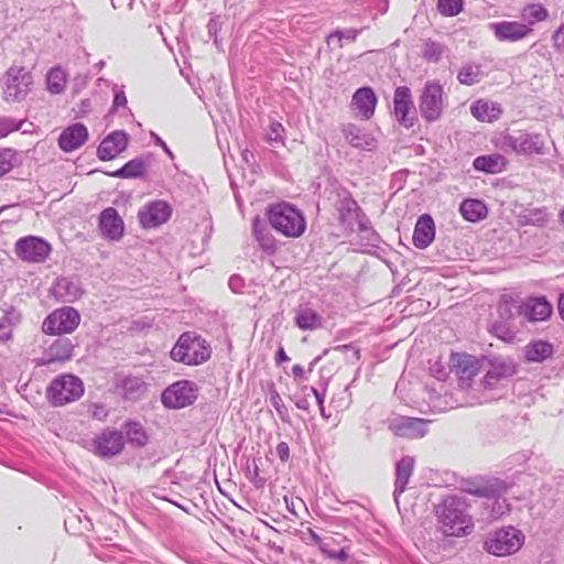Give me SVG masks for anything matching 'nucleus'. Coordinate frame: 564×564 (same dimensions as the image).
<instances>
[{
    "mask_svg": "<svg viewBox=\"0 0 564 564\" xmlns=\"http://www.w3.org/2000/svg\"><path fill=\"white\" fill-rule=\"evenodd\" d=\"M265 215L270 226L286 238H300L306 230L304 214L288 202L270 205Z\"/></svg>",
    "mask_w": 564,
    "mask_h": 564,
    "instance_id": "obj_1",
    "label": "nucleus"
},
{
    "mask_svg": "<svg viewBox=\"0 0 564 564\" xmlns=\"http://www.w3.org/2000/svg\"><path fill=\"white\" fill-rule=\"evenodd\" d=\"M212 357L210 344L196 332L180 335L170 351V358L189 367L203 365Z\"/></svg>",
    "mask_w": 564,
    "mask_h": 564,
    "instance_id": "obj_2",
    "label": "nucleus"
},
{
    "mask_svg": "<svg viewBox=\"0 0 564 564\" xmlns=\"http://www.w3.org/2000/svg\"><path fill=\"white\" fill-rule=\"evenodd\" d=\"M438 524L447 536H463L471 532V517L466 513L465 506L456 498H449L437 511Z\"/></svg>",
    "mask_w": 564,
    "mask_h": 564,
    "instance_id": "obj_3",
    "label": "nucleus"
},
{
    "mask_svg": "<svg viewBox=\"0 0 564 564\" xmlns=\"http://www.w3.org/2000/svg\"><path fill=\"white\" fill-rule=\"evenodd\" d=\"M525 536L521 530L509 525L489 533L484 542V549L495 556L516 554L524 544Z\"/></svg>",
    "mask_w": 564,
    "mask_h": 564,
    "instance_id": "obj_4",
    "label": "nucleus"
},
{
    "mask_svg": "<svg viewBox=\"0 0 564 564\" xmlns=\"http://www.w3.org/2000/svg\"><path fill=\"white\" fill-rule=\"evenodd\" d=\"M447 104V96L437 80H427L419 97V109L422 118L434 122L442 118Z\"/></svg>",
    "mask_w": 564,
    "mask_h": 564,
    "instance_id": "obj_5",
    "label": "nucleus"
},
{
    "mask_svg": "<svg viewBox=\"0 0 564 564\" xmlns=\"http://www.w3.org/2000/svg\"><path fill=\"white\" fill-rule=\"evenodd\" d=\"M83 394L84 384L82 380L68 373L56 377L47 388V398L56 406L74 402Z\"/></svg>",
    "mask_w": 564,
    "mask_h": 564,
    "instance_id": "obj_6",
    "label": "nucleus"
},
{
    "mask_svg": "<svg viewBox=\"0 0 564 564\" xmlns=\"http://www.w3.org/2000/svg\"><path fill=\"white\" fill-rule=\"evenodd\" d=\"M80 323L79 313L69 306L54 310L43 321L42 329L51 336H61L73 333Z\"/></svg>",
    "mask_w": 564,
    "mask_h": 564,
    "instance_id": "obj_7",
    "label": "nucleus"
},
{
    "mask_svg": "<svg viewBox=\"0 0 564 564\" xmlns=\"http://www.w3.org/2000/svg\"><path fill=\"white\" fill-rule=\"evenodd\" d=\"M198 395V387L191 380H178L169 386L162 393L161 400L169 409H183L192 405Z\"/></svg>",
    "mask_w": 564,
    "mask_h": 564,
    "instance_id": "obj_8",
    "label": "nucleus"
},
{
    "mask_svg": "<svg viewBox=\"0 0 564 564\" xmlns=\"http://www.w3.org/2000/svg\"><path fill=\"white\" fill-rule=\"evenodd\" d=\"M467 352H453L449 356V365L452 371L458 379L459 386L469 388L482 368V360Z\"/></svg>",
    "mask_w": 564,
    "mask_h": 564,
    "instance_id": "obj_9",
    "label": "nucleus"
},
{
    "mask_svg": "<svg viewBox=\"0 0 564 564\" xmlns=\"http://www.w3.org/2000/svg\"><path fill=\"white\" fill-rule=\"evenodd\" d=\"M52 246L43 238L25 236L14 243V253L23 262L42 263L51 254Z\"/></svg>",
    "mask_w": 564,
    "mask_h": 564,
    "instance_id": "obj_10",
    "label": "nucleus"
},
{
    "mask_svg": "<svg viewBox=\"0 0 564 564\" xmlns=\"http://www.w3.org/2000/svg\"><path fill=\"white\" fill-rule=\"evenodd\" d=\"M33 76L23 67H11L7 72L4 84V98L8 101H20L31 91Z\"/></svg>",
    "mask_w": 564,
    "mask_h": 564,
    "instance_id": "obj_11",
    "label": "nucleus"
},
{
    "mask_svg": "<svg viewBox=\"0 0 564 564\" xmlns=\"http://www.w3.org/2000/svg\"><path fill=\"white\" fill-rule=\"evenodd\" d=\"M505 145L520 155L542 154L544 152V141L541 135L525 131L506 135Z\"/></svg>",
    "mask_w": 564,
    "mask_h": 564,
    "instance_id": "obj_12",
    "label": "nucleus"
},
{
    "mask_svg": "<svg viewBox=\"0 0 564 564\" xmlns=\"http://www.w3.org/2000/svg\"><path fill=\"white\" fill-rule=\"evenodd\" d=\"M124 448L122 433L106 430L98 434L93 442V452L101 458H110L120 454Z\"/></svg>",
    "mask_w": 564,
    "mask_h": 564,
    "instance_id": "obj_13",
    "label": "nucleus"
},
{
    "mask_svg": "<svg viewBox=\"0 0 564 564\" xmlns=\"http://www.w3.org/2000/svg\"><path fill=\"white\" fill-rule=\"evenodd\" d=\"M172 215L171 206L164 200H153L140 208L138 218L143 228H155L166 223Z\"/></svg>",
    "mask_w": 564,
    "mask_h": 564,
    "instance_id": "obj_14",
    "label": "nucleus"
},
{
    "mask_svg": "<svg viewBox=\"0 0 564 564\" xmlns=\"http://www.w3.org/2000/svg\"><path fill=\"white\" fill-rule=\"evenodd\" d=\"M393 112L399 123L405 128L414 126L413 100L411 90L406 86L397 87L393 96Z\"/></svg>",
    "mask_w": 564,
    "mask_h": 564,
    "instance_id": "obj_15",
    "label": "nucleus"
},
{
    "mask_svg": "<svg viewBox=\"0 0 564 564\" xmlns=\"http://www.w3.org/2000/svg\"><path fill=\"white\" fill-rule=\"evenodd\" d=\"M88 130L83 123H73L66 127L58 137V147L69 153L83 147L88 140Z\"/></svg>",
    "mask_w": 564,
    "mask_h": 564,
    "instance_id": "obj_16",
    "label": "nucleus"
},
{
    "mask_svg": "<svg viewBox=\"0 0 564 564\" xmlns=\"http://www.w3.org/2000/svg\"><path fill=\"white\" fill-rule=\"evenodd\" d=\"M99 228L102 237L118 241L124 232V224L117 209L108 207L99 216Z\"/></svg>",
    "mask_w": 564,
    "mask_h": 564,
    "instance_id": "obj_17",
    "label": "nucleus"
},
{
    "mask_svg": "<svg viewBox=\"0 0 564 564\" xmlns=\"http://www.w3.org/2000/svg\"><path fill=\"white\" fill-rule=\"evenodd\" d=\"M519 312L530 322H543L551 317L552 304L544 297H529L520 306Z\"/></svg>",
    "mask_w": 564,
    "mask_h": 564,
    "instance_id": "obj_18",
    "label": "nucleus"
},
{
    "mask_svg": "<svg viewBox=\"0 0 564 564\" xmlns=\"http://www.w3.org/2000/svg\"><path fill=\"white\" fill-rule=\"evenodd\" d=\"M495 36L499 41L516 42L527 37L531 33V29L521 22L502 21L491 24Z\"/></svg>",
    "mask_w": 564,
    "mask_h": 564,
    "instance_id": "obj_19",
    "label": "nucleus"
},
{
    "mask_svg": "<svg viewBox=\"0 0 564 564\" xmlns=\"http://www.w3.org/2000/svg\"><path fill=\"white\" fill-rule=\"evenodd\" d=\"M128 139L124 132L115 131L106 137L98 147L97 154L101 161L117 158L127 148Z\"/></svg>",
    "mask_w": 564,
    "mask_h": 564,
    "instance_id": "obj_20",
    "label": "nucleus"
},
{
    "mask_svg": "<svg viewBox=\"0 0 564 564\" xmlns=\"http://www.w3.org/2000/svg\"><path fill=\"white\" fill-rule=\"evenodd\" d=\"M502 112L503 110L499 102L486 98H479L470 105L471 116L480 122H495L500 119Z\"/></svg>",
    "mask_w": 564,
    "mask_h": 564,
    "instance_id": "obj_21",
    "label": "nucleus"
},
{
    "mask_svg": "<svg viewBox=\"0 0 564 564\" xmlns=\"http://www.w3.org/2000/svg\"><path fill=\"white\" fill-rule=\"evenodd\" d=\"M434 238L435 224L433 218L427 214L420 216L413 231V245L419 249H425Z\"/></svg>",
    "mask_w": 564,
    "mask_h": 564,
    "instance_id": "obj_22",
    "label": "nucleus"
},
{
    "mask_svg": "<svg viewBox=\"0 0 564 564\" xmlns=\"http://www.w3.org/2000/svg\"><path fill=\"white\" fill-rule=\"evenodd\" d=\"M377 97L370 87L359 88L352 96L351 107L362 119H369L376 109Z\"/></svg>",
    "mask_w": 564,
    "mask_h": 564,
    "instance_id": "obj_23",
    "label": "nucleus"
},
{
    "mask_svg": "<svg viewBox=\"0 0 564 564\" xmlns=\"http://www.w3.org/2000/svg\"><path fill=\"white\" fill-rule=\"evenodd\" d=\"M490 369L486 372L482 383L486 388L494 387L499 380L516 373V366L501 358H495L490 362Z\"/></svg>",
    "mask_w": 564,
    "mask_h": 564,
    "instance_id": "obj_24",
    "label": "nucleus"
},
{
    "mask_svg": "<svg viewBox=\"0 0 564 564\" xmlns=\"http://www.w3.org/2000/svg\"><path fill=\"white\" fill-rule=\"evenodd\" d=\"M415 466V459L412 456L402 457L395 465V481H394V499L401 495L409 484V480L413 474Z\"/></svg>",
    "mask_w": 564,
    "mask_h": 564,
    "instance_id": "obj_25",
    "label": "nucleus"
},
{
    "mask_svg": "<svg viewBox=\"0 0 564 564\" xmlns=\"http://www.w3.org/2000/svg\"><path fill=\"white\" fill-rule=\"evenodd\" d=\"M252 232L262 251H264L268 254H273L276 251V239L270 232V230H268V228L262 224L259 216H256L252 220Z\"/></svg>",
    "mask_w": 564,
    "mask_h": 564,
    "instance_id": "obj_26",
    "label": "nucleus"
},
{
    "mask_svg": "<svg viewBox=\"0 0 564 564\" xmlns=\"http://www.w3.org/2000/svg\"><path fill=\"white\" fill-rule=\"evenodd\" d=\"M508 164L507 159L498 153L481 155L474 160L473 166L477 171L497 174L506 170Z\"/></svg>",
    "mask_w": 564,
    "mask_h": 564,
    "instance_id": "obj_27",
    "label": "nucleus"
},
{
    "mask_svg": "<svg viewBox=\"0 0 564 564\" xmlns=\"http://www.w3.org/2000/svg\"><path fill=\"white\" fill-rule=\"evenodd\" d=\"M74 345L67 338L55 340L46 351V360L43 364L69 360L73 356Z\"/></svg>",
    "mask_w": 564,
    "mask_h": 564,
    "instance_id": "obj_28",
    "label": "nucleus"
},
{
    "mask_svg": "<svg viewBox=\"0 0 564 564\" xmlns=\"http://www.w3.org/2000/svg\"><path fill=\"white\" fill-rule=\"evenodd\" d=\"M463 218L470 223L482 220L487 217L488 208L480 199H465L459 206Z\"/></svg>",
    "mask_w": 564,
    "mask_h": 564,
    "instance_id": "obj_29",
    "label": "nucleus"
},
{
    "mask_svg": "<svg viewBox=\"0 0 564 564\" xmlns=\"http://www.w3.org/2000/svg\"><path fill=\"white\" fill-rule=\"evenodd\" d=\"M553 354L552 346L542 340L530 343L525 346L524 355L529 362H542Z\"/></svg>",
    "mask_w": 564,
    "mask_h": 564,
    "instance_id": "obj_30",
    "label": "nucleus"
},
{
    "mask_svg": "<svg viewBox=\"0 0 564 564\" xmlns=\"http://www.w3.org/2000/svg\"><path fill=\"white\" fill-rule=\"evenodd\" d=\"M67 73L59 66L53 67L46 75V86L51 94H61L67 84Z\"/></svg>",
    "mask_w": 564,
    "mask_h": 564,
    "instance_id": "obj_31",
    "label": "nucleus"
},
{
    "mask_svg": "<svg viewBox=\"0 0 564 564\" xmlns=\"http://www.w3.org/2000/svg\"><path fill=\"white\" fill-rule=\"evenodd\" d=\"M501 482L477 485L474 481H466L464 490L478 497H494L498 491L503 490Z\"/></svg>",
    "mask_w": 564,
    "mask_h": 564,
    "instance_id": "obj_32",
    "label": "nucleus"
},
{
    "mask_svg": "<svg viewBox=\"0 0 564 564\" xmlns=\"http://www.w3.org/2000/svg\"><path fill=\"white\" fill-rule=\"evenodd\" d=\"M547 17L549 12L541 3L527 4L521 11V18L531 25L545 21Z\"/></svg>",
    "mask_w": 564,
    "mask_h": 564,
    "instance_id": "obj_33",
    "label": "nucleus"
},
{
    "mask_svg": "<svg viewBox=\"0 0 564 564\" xmlns=\"http://www.w3.org/2000/svg\"><path fill=\"white\" fill-rule=\"evenodd\" d=\"M144 170V162L137 159L129 161L121 169L109 173V175L122 178L138 177L143 174Z\"/></svg>",
    "mask_w": 564,
    "mask_h": 564,
    "instance_id": "obj_34",
    "label": "nucleus"
},
{
    "mask_svg": "<svg viewBox=\"0 0 564 564\" xmlns=\"http://www.w3.org/2000/svg\"><path fill=\"white\" fill-rule=\"evenodd\" d=\"M296 325L303 330H313L321 326V316L312 310H303L295 317Z\"/></svg>",
    "mask_w": 564,
    "mask_h": 564,
    "instance_id": "obj_35",
    "label": "nucleus"
},
{
    "mask_svg": "<svg viewBox=\"0 0 564 564\" xmlns=\"http://www.w3.org/2000/svg\"><path fill=\"white\" fill-rule=\"evenodd\" d=\"M482 72L479 65H464L457 74V79L463 85H474L481 80Z\"/></svg>",
    "mask_w": 564,
    "mask_h": 564,
    "instance_id": "obj_36",
    "label": "nucleus"
},
{
    "mask_svg": "<svg viewBox=\"0 0 564 564\" xmlns=\"http://www.w3.org/2000/svg\"><path fill=\"white\" fill-rule=\"evenodd\" d=\"M126 435L128 441L138 446H144L148 442V435L140 423L130 422L126 425Z\"/></svg>",
    "mask_w": 564,
    "mask_h": 564,
    "instance_id": "obj_37",
    "label": "nucleus"
},
{
    "mask_svg": "<svg viewBox=\"0 0 564 564\" xmlns=\"http://www.w3.org/2000/svg\"><path fill=\"white\" fill-rule=\"evenodd\" d=\"M464 8V0H438L437 11L443 17L458 15Z\"/></svg>",
    "mask_w": 564,
    "mask_h": 564,
    "instance_id": "obj_38",
    "label": "nucleus"
},
{
    "mask_svg": "<svg viewBox=\"0 0 564 564\" xmlns=\"http://www.w3.org/2000/svg\"><path fill=\"white\" fill-rule=\"evenodd\" d=\"M358 209L357 202L351 197L350 194H345L339 202L338 210L340 214V220L345 221L351 217Z\"/></svg>",
    "mask_w": 564,
    "mask_h": 564,
    "instance_id": "obj_39",
    "label": "nucleus"
},
{
    "mask_svg": "<svg viewBox=\"0 0 564 564\" xmlns=\"http://www.w3.org/2000/svg\"><path fill=\"white\" fill-rule=\"evenodd\" d=\"M443 54V46L432 40H426L423 47V56L430 62H437Z\"/></svg>",
    "mask_w": 564,
    "mask_h": 564,
    "instance_id": "obj_40",
    "label": "nucleus"
},
{
    "mask_svg": "<svg viewBox=\"0 0 564 564\" xmlns=\"http://www.w3.org/2000/svg\"><path fill=\"white\" fill-rule=\"evenodd\" d=\"M284 134H285L284 127L278 121H272V122H270L269 132L265 137V140L271 144L272 143L283 144L284 143Z\"/></svg>",
    "mask_w": 564,
    "mask_h": 564,
    "instance_id": "obj_41",
    "label": "nucleus"
},
{
    "mask_svg": "<svg viewBox=\"0 0 564 564\" xmlns=\"http://www.w3.org/2000/svg\"><path fill=\"white\" fill-rule=\"evenodd\" d=\"M14 152L10 149L0 152V177L13 167Z\"/></svg>",
    "mask_w": 564,
    "mask_h": 564,
    "instance_id": "obj_42",
    "label": "nucleus"
},
{
    "mask_svg": "<svg viewBox=\"0 0 564 564\" xmlns=\"http://www.w3.org/2000/svg\"><path fill=\"white\" fill-rule=\"evenodd\" d=\"M321 551L329 558L346 561L348 558V550L347 547H343L340 551L335 552L326 547V545H321Z\"/></svg>",
    "mask_w": 564,
    "mask_h": 564,
    "instance_id": "obj_43",
    "label": "nucleus"
},
{
    "mask_svg": "<svg viewBox=\"0 0 564 564\" xmlns=\"http://www.w3.org/2000/svg\"><path fill=\"white\" fill-rule=\"evenodd\" d=\"M276 454L282 462H286L290 458V447L288 443L280 442L276 445Z\"/></svg>",
    "mask_w": 564,
    "mask_h": 564,
    "instance_id": "obj_44",
    "label": "nucleus"
},
{
    "mask_svg": "<svg viewBox=\"0 0 564 564\" xmlns=\"http://www.w3.org/2000/svg\"><path fill=\"white\" fill-rule=\"evenodd\" d=\"M553 40L558 50H564V24L554 33Z\"/></svg>",
    "mask_w": 564,
    "mask_h": 564,
    "instance_id": "obj_45",
    "label": "nucleus"
},
{
    "mask_svg": "<svg viewBox=\"0 0 564 564\" xmlns=\"http://www.w3.org/2000/svg\"><path fill=\"white\" fill-rule=\"evenodd\" d=\"M358 34H359V31H357V30H348L347 34L345 35V37L348 39V40L355 41L357 39ZM332 37H338V40H341V37H344V32L336 31L332 35Z\"/></svg>",
    "mask_w": 564,
    "mask_h": 564,
    "instance_id": "obj_46",
    "label": "nucleus"
},
{
    "mask_svg": "<svg viewBox=\"0 0 564 564\" xmlns=\"http://www.w3.org/2000/svg\"><path fill=\"white\" fill-rule=\"evenodd\" d=\"M292 375L294 379L302 380L304 378V368L301 365H294L292 367Z\"/></svg>",
    "mask_w": 564,
    "mask_h": 564,
    "instance_id": "obj_47",
    "label": "nucleus"
},
{
    "mask_svg": "<svg viewBox=\"0 0 564 564\" xmlns=\"http://www.w3.org/2000/svg\"><path fill=\"white\" fill-rule=\"evenodd\" d=\"M424 420L422 419H415V417H408L405 422L403 423L404 427L406 429H414L417 424H422Z\"/></svg>",
    "mask_w": 564,
    "mask_h": 564,
    "instance_id": "obj_48",
    "label": "nucleus"
},
{
    "mask_svg": "<svg viewBox=\"0 0 564 564\" xmlns=\"http://www.w3.org/2000/svg\"><path fill=\"white\" fill-rule=\"evenodd\" d=\"M126 104H127L126 96L123 94H116L115 99H113V106L121 107V106H126Z\"/></svg>",
    "mask_w": 564,
    "mask_h": 564,
    "instance_id": "obj_49",
    "label": "nucleus"
},
{
    "mask_svg": "<svg viewBox=\"0 0 564 564\" xmlns=\"http://www.w3.org/2000/svg\"><path fill=\"white\" fill-rule=\"evenodd\" d=\"M310 535H311L312 541H313L315 544H317L319 547H321V545H326V547H328V546H329V544H328V543H326V542H323V540L321 539V536H319L317 533H315L314 531L310 530Z\"/></svg>",
    "mask_w": 564,
    "mask_h": 564,
    "instance_id": "obj_50",
    "label": "nucleus"
},
{
    "mask_svg": "<svg viewBox=\"0 0 564 564\" xmlns=\"http://www.w3.org/2000/svg\"><path fill=\"white\" fill-rule=\"evenodd\" d=\"M290 358L288 357V355L285 354L284 349L283 348H280L278 354H276V357H275V360L278 364H281V362H284V361H288Z\"/></svg>",
    "mask_w": 564,
    "mask_h": 564,
    "instance_id": "obj_51",
    "label": "nucleus"
},
{
    "mask_svg": "<svg viewBox=\"0 0 564 564\" xmlns=\"http://www.w3.org/2000/svg\"><path fill=\"white\" fill-rule=\"evenodd\" d=\"M558 313H560V316L561 318L564 321V293L561 294L560 299H558Z\"/></svg>",
    "mask_w": 564,
    "mask_h": 564,
    "instance_id": "obj_52",
    "label": "nucleus"
},
{
    "mask_svg": "<svg viewBox=\"0 0 564 564\" xmlns=\"http://www.w3.org/2000/svg\"><path fill=\"white\" fill-rule=\"evenodd\" d=\"M2 326H0V340L2 341H7L11 338V332L8 330V332H2Z\"/></svg>",
    "mask_w": 564,
    "mask_h": 564,
    "instance_id": "obj_53",
    "label": "nucleus"
},
{
    "mask_svg": "<svg viewBox=\"0 0 564 564\" xmlns=\"http://www.w3.org/2000/svg\"><path fill=\"white\" fill-rule=\"evenodd\" d=\"M156 143H158L159 145H161V147L164 149V151H165L166 153H169L170 155H172V153H171V151L167 149L166 144H165V143L160 139V138H158V139H156Z\"/></svg>",
    "mask_w": 564,
    "mask_h": 564,
    "instance_id": "obj_54",
    "label": "nucleus"
},
{
    "mask_svg": "<svg viewBox=\"0 0 564 564\" xmlns=\"http://www.w3.org/2000/svg\"><path fill=\"white\" fill-rule=\"evenodd\" d=\"M313 392H314V394L316 395V398H317L318 402H319V403H322L323 401L321 400V398H319V394H318L317 390H316V389H313Z\"/></svg>",
    "mask_w": 564,
    "mask_h": 564,
    "instance_id": "obj_55",
    "label": "nucleus"
},
{
    "mask_svg": "<svg viewBox=\"0 0 564 564\" xmlns=\"http://www.w3.org/2000/svg\"><path fill=\"white\" fill-rule=\"evenodd\" d=\"M7 134H8V130H6V131L0 130V137H6Z\"/></svg>",
    "mask_w": 564,
    "mask_h": 564,
    "instance_id": "obj_56",
    "label": "nucleus"
},
{
    "mask_svg": "<svg viewBox=\"0 0 564 564\" xmlns=\"http://www.w3.org/2000/svg\"><path fill=\"white\" fill-rule=\"evenodd\" d=\"M561 219H562V223L564 224V209L561 213Z\"/></svg>",
    "mask_w": 564,
    "mask_h": 564,
    "instance_id": "obj_57",
    "label": "nucleus"
}]
</instances>
